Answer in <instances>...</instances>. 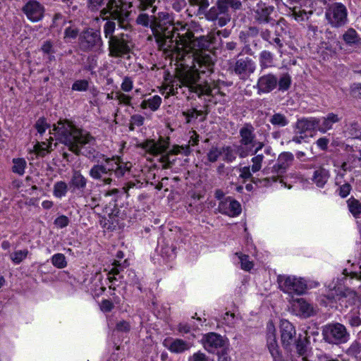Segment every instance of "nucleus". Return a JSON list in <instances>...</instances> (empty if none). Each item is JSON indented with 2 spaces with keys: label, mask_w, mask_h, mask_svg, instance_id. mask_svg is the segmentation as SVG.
<instances>
[{
  "label": "nucleus",
  "mask_w": 361,
  "mask_h": 361,
  "mask_svg": "<svg viewBox=\"0 0 361 361\" xmlns=\"http://www.w3.org/2000/svg\"><path fill=\"white\" fill-rule=\"evenodd\" d=\"M69 224V219L67 216L64 215H61L58 216L54 220V224L57 228H63L66 227Z\"/></svg>",
  "instance_id": "13d9d810"
},
{
  "label": "nucleus",
  "mask_w": 361,
  "mask_h": 361,
  "mask_svg": "<svg viewBox=\"0 0 361 361\" xmlns=\"http://www.w3.org/2000/svg\"><path fill=\"white\" fill-rule=\"evenodd\" d=\"M23 11L30 21L38 22L44 17V7L36 0H29Z\"/></svg>",
  "instance_id": "dca6fc26"
},
{
  "label": "nucleus",
  "mask_w": 361,
  "mask_h": 361,
  "mask_svg": "<svg viewBox=\"0 0 361 361\" xmlns=\"http://www.w3.org/2000/svg\"><path fill=\"white\" fill-rule=\"evenodd\" d=\"M132 164L130 162L123 161L119 157L107 158L104 162L94 165L90 170V176L94 180H101L104 185H109L112 182L110 177L113 173L118 178L123 176L128 173Z\"/></svg>",
  "instance_id": "20e7f679"
},
{
  "label": "nucleus",
  "mask_w": 361,
  "mask_h": 361,
  "mask_svg": "<svg viewBox=\"0 0 361 361\" xmlns=\"http://www.w3.org/2000/svg\"><path fill=\"white\" fill-rule=\"evenodd\" d=\"M221 154L222 147H212L207 153V158L210 162H215Z\"/></svg>",
  "instance_id": "8fccbe9b"
},
{
  "label": "nucleus",
  "mask_w": 361,
  "mask_h": 361,
  "mask_svg": "<svg viewBox=\"0 0 361 361\" xmlns=\"http://www.w3.org/2000/svg\"><path fill=\"white\" fill-rule=\"evenodd\" d=\"M51 147V142H37L34 146V151L38 156L44 157L45 154H47L49 152Z\"/></svg>",
  "instance_id": "c03bdc74"
},
{
  "label": "nucleus",
  "mask_w": 361,
  "mask_h": 361,
  "mask_svg": "<svg viewBox=\"0 0 361 361\" xmlns=\"http://www.w3.org/2000/svg\"><path fill=\"white\" fill-rule=\"evenodd\" d=\"M274 11V6H267L264 3L259 1L254 8V17L259 23H269L273 20L271 15Z\"/></svg>",
  "instance_id": "412c9836"
},
{
  "label": "nucleus",
  "mask_w": 361,
  "mask_h": 361,
  "mask_svg": "<svg viewBox=\"0 0 361 361\" xmlns=\"http://www.w3.org/2000/svg\"><path fill=\"white\" fill-rule=\"evenodd\" d=\"M277 282L279 288L290 295H302L307 288L304 279L295 276L279 275Z\"/></svg>",
  "instance_id": "1a4fd4ad"
},
{
  "label": "nucleus",
  "mask_w": 361,
  "mask_h": 361,
  "mask_svg": "<svg viewBox=\"0 0 361 361\" xmlns=\"http://www.w3.org/2000/svg\"><path fill=\"white\" fill-rule=\"evenodd\" d=\"M345 170L343 169L338 173L336 178V184L340 185L338 193L341 197H347L351 190L350 185L348 183L342 180L345 176Z\"/></svg>",
  "instance_id": "7c9ffc66"
},
{
  "label": "nucleus",
  "mask_w": 361,
  "mask_h": 361,
  "mask_svg": "<svg viewBox=\"0 0 361 361\" xmlns=\"http://www.w3.org/2000/svg\"><path fill=\"white\" fill-rule=\"evenodd\" d=\"M343 39L349 46L357 45L361 42V38L353 28H348L344 32Z\"/></svg>",
  "instance_id": "2f4dec72"
},
{
  "label": "nucleus",
  "mask_w": 361,
  "mask_h": 361,
  "mask_svg": "<svg viewBox=\"0 0 361 361\" xmlns=\"http://www.w3.org/2000/svg\"><path fill=\"white\" fill-rule=\"evenodd\" d=\"M183 115L186 118L187 123H191L197 120L198 118L199 121H202L205 118V116L204 115L203 111L196 109H188V111L183 112Z\"/></svg>",
  "instance_id": "e433bc0d"
},
{
  "label": "nucleus",
  "mask_w": 361,
  "mask_h": 361,
  "mask_svg": "<svg viewBox=\"0 0 361 361\" xmlns=\"http://www.w3.org/2000/svg\"><path fill=\"white\" fill-rule=\"evenodd\" d=\"M109 56L115 58L129 56L134 43L128 34L121 33L111 37L108 41Z\"/></svg>",
  "instance_id": "0eeeda50"
},
{
  "label": "nucleus",
  "mask_w": 361,
  "mask_h": 361,
  "mask_svg": "<svg viewBox=\"0 0 361 361\" xmlns=\"http://www.w3.org/2000/svg\"><path fill=\"white\" fill-rule=\"evenodd\" d=\"M53 130L57 140L66 145L71 152L86 156L90 154V150L82 152L86 147L90 148L94 145V138L87 131L76 128L68 121H59Z\"/></svg>",
  "instance_id": "7ed1b4c3"
},
{
  "label": "nucleus",
  "mask_w": 361,
  "mask_h": 361,
  "mask_svg": "<svg viewBox=\"0 0 361 361\" xmlns=\"http://www.w3.org/2000/svg\"><path fill=\"white\" fill-rule=\"evenodd\" d=\"M188 147H179V146L174 147L173 149L170 152V153H169L166 156L162 157V158H161L162 161H163V162L166 163V167H169V164L174 161V159H173L172 161L170 160L171 156L180 154V153H182V151H188Z\"/></svg>",
  "instance_id": "a18cd8bd"
},
{
  "label": "nucleus",
  "mask_w": 361,
  "mask_h": 361,
  "mask_svg": "<svg viewBox=\"0 0 361 361\" xmlns=\"http://www.w3.org/2000/svg\"><path fill=\"white\" fill-rule=\"evenodd\" d=\"M330 178V172L324 166H318L313 169L311 176L309 179L312 183L317 187L322 188L328 182Z\"/></svg>",
  "instance_id": "b1692460"
},
{
  "label": "nucleus",
  "mask_w": 361,
  "mask_h": 361,
  "mask_svg": "<svg viewBox=\"0 0 361 361\" xmlns=\"http://www.w3.org/2000/svg\"><path fill=\"white\" fill-rule=\"evenodd\" d=\"M133 88V80L131 78L126 76L121 84V91L123 93L130 92Z\"/></svg>",
  "instance_id": "09e8293b"
},
{
  "label": "nucleus",
  "mask_w": 361,
  "mask_h": 361,
  "mask_svg": "<svg viewBox=\"0 0 361 361\" xmlns=\"http://www.w3.org/2000/svg\"><path fill=\"white\" fill-rule=\"evenodd\" d=\"M292 308L296 314L304 318L310 317L314 314L313 307L303 298L293 300Z\"/></svg>",
  "instance_id": "393cba45"
},
{
  "label": "nucleus",
  "mask_w": 361,
  "mask_h": 361,
  "mask_svg": "<svg viewBox=\"0 0 361 361\" xmlns=\"http://www.w3.org/2000/svg\"><path fill=\"white\" fill-rule=\"evenodd\" d=\"M281 337L283 345L288 348L295 341L296 331L293 325L286 319L280 322Z\"/></svg>",
  "instance_id": "aec40b11"
},
{
  "label": "nucleus",
  "mask_w": 361,
  "mask_h": 361,
  "mask_svg": "<svg viewBox=\"0 0 361 361\" xmlns=\"http://www.w3.org/2000/svg\"><path fill=\"white\" fill-rule=\"evenodd\" d=\"M164 346L173 353H181L190 348V344L182 339L168 338L163 341Z\"/></svg>",
  "instance_id": "a878e982"
},
{
  "label": "nucleus",
  "mask_w": 361,
  "mask_h": 361,
  "mask_svg": "<svg viewBox=\"0 0 361 361\" xmlns=\"http://www.w3.org/2000/svg\"><path fill=\"white\" fill-rule=\"evenodd\" d=\"M329 293L326 296L328 302L322 300L325 305L334 307V303L337 300L344 302L345 300L349 303H353L357 299L356 293L348 288H342L340 286H329Z\"/></svg>",
  "instance_id": "9b49d317"
},
{
  "label": "nucleus",
  "mask_w": 361,
  "mask_h": 361,
  "mask_svg": "<svg viewBox=\"0 0 361 361\" xmlns=\"http://www.w3.org/2000/svg\"><path fill=\"white\" fill-rule=\"evenodd\" d=\"M263 159L264 156L262 154H257L252 159V165L251 170L252 173L259 171L261 169Z\"/></svg>",
  "instance_id": "864d4df0"
},
{
  "label": "nucleus",
  "mask_w": 361,
  "mask_h": 361,
  "mask_svg": "<svg viewBox=\"0 0 361 361\" xmlns=\"http://www.w3.org/2000/svg\"><path fill=\"white\" fill-rule=\"evenodd\" d=\"M350 92L353 97L361 99V84H353L350 87Z\"/></svg>",
  "instance_id": "338daca9"
},
{
  "label": "nucleus",
  "mask_w": 361,
  "mask_h": 361,
  "mask_svg": "<svg viewBox=\"0 0 361 361\" xmlns=\"http://www.w3.org/2000/svg\"><path fill=\"white\" fill-rule=\"evenodd\" d=\"M240 145L237 147V153L241 158L250 154H257L264 147L262 142L256 140L255 129L250 124H245L240 128Z\"/></svg>",
  "instance_id": "39448f33"
},
{
  "label": "nucleus",
  "mask_w": 361,
  "mask_h": 361,
  "mask_svg": "<svg viewBox=\"0 0 361 361\" xmlns=\"http://www.w3.org/2000/svg\"><path fill=\"white\" fill-rule=\"evenodd\" d=\"M106 0H89L87 6L91 11H98Z\"/></svg>",
  "instance_id": "bf43d9fd"
},
{
  "label": "nucleus",
  "mask_w": 361,
  "mask_h": 361,
  "mask_svg": "<svg viewBox=\"0 0 361 361\" xmlns=\"http://www.w3.org/2000/svg\"><path fill=\"white\" fill-rule=\"evenodd\" d=\"M259 63L262 68H267L273 65V54L268 51H262L259 54Z\"/></svg>",
  "instance_id": "ea45409f"
},
{
  "label": "nucleus",
  "mask_w": 361,
  "mask_h": 361,
  "mask_svg": "<svg viewBox=\"0 0 361 361\" xmlns=\"http://www.w3.org/2000/svg\"><path fill=\"white\" fill-rule=\"evenodd\" d=\"M290 77L288 74L283 75L277 83H279V88L280 90H287L290 85Z\"/></svg>",
  "instance_id": "5fc2aeb1"
},
{
  "label": "nucleus",
  "mask_w": 361,
  "mask_h": 361,
  "mask_svg": "<svg viewBox=\"0 0 361 361\" xmlns=\"http://www.w3.org/2000/svg\"><path fill=\"white\" fill-rule=\"evenodd\" d=\"M51 263L52 264L58 269H63L67 266V262L66 260V257L63 254L57 253L52 256L51 257Z\"/></svg>",
  "instance_id": "49530a36"
},
{
  "label": "nucleus",
  "mask_w": 361,
  "mask_h": 361,
  "mask_svg": "<svg viewBox=\"0 0 361 361\" xmlns=\"http://www.w3.org/2000/svg\"><path fill=\"white\" fill-rule=\"evenodd\" d=\"M256 64L255 61L249 57H243L238 59L234 66V73L241 78H245L255 72Z\"/></svg>",
  "instance_id": "f3484780"
},
{
  "label": "nucleus",
  "mask_w": 361,
  "mask_h": 361,
  "mask_svg": "<svg viewBox=\"0 0 361 361\" xmlns=\"http://www.w3.org/2000/svg\"><path fill=\"white\" fill-rule=\"evenodd\" d=\"M144 117L140 114H135L131 116L130 121L129 128L130 130H134L135 127H140L144 123Z\"/></svg>",
  "instance_id": "de8ad7c7"
},
{
  "label": "nucleus",
  "mask_w": 361,
  "mask_h": 361,
  "mask_svg": "<svg viewBox=\"0 0 361 361\" xmlns=\"http://www.w3.org/2000/svg\"><path fill=\"white\" fill-rule=\"evenodd\" d=\"M216 41L215 34L195 38V41L182 54L176 53L175 61L179 70L177 78L165 85L161 92L166 97L178 94V90L188 88L199 96L216 97L223 96L216 86L207 82H200V73H212L215 56L212 49Z\"/></svg>",
  "instance_id": "f257e3e1"
},
{
  "label": "nucleus",
  "mask_w": 361,
  "mask_h": 361,
  "mask_svg": "<svg viewBox=\"0 0 361 361\" xmlns=\"http://www.w3.org/2000/svg\"><path fill=\"white\" fill-rule=\"evenodd\" d=\"M116 29V23L113 21H107L104 26V33L106 38L110 39L111 37H115L114 32Z\"/></svg>",
  "instance_id": "3c124183"
},
{
  "label": "nucleus",
  "mask_w": 361,
  "mask_h": 361,
  "mask_svg": "<svg viewBox=\"0 0 361 361\" xmlns=\"http://www.w3.org/2000/svg\"><path fill=\"white\" fill-rule=\"evenodd\" d=\"M240 6V0H218L216 5L205 13V17L208 20L214 22L215 25L223 27L231 20L228 6L238 9Z\"/></svg>",
  "instance_id": "423d86ee"
},
{
  "label": "nucleus",
  "mask_w": 361,
  "mask_h": 361,
  "mask_svg": "<svg viewBox=\"0 0 361 361\" xmlns=\"http://www.w3.org/2000/svg\"><path fill=\"white\" fill-rule=\"evenodd\" d=\"M188 361H214L206 356L205 354L201 352L195 353L192 356L188 358Z\"/></svg>",
  "instance_id": "052dcab7"
},
{
  "label": "nucleus",
  "mask_w": 361,
  "mask_h": 361,
  "mask_svg": "<svg viewBox=\"0 0 361 361\" xmlns=\"http://www.w3.org/2000/svg\"><path fill=\"white\" fill-rule=\"evenodd\" d=\"M346 126V131L350 136L361 140V127L357 122L352 121Z\"/></svg>",
  "instance_id": "a19ab883"
},
{
  "label": "nucleus",
  "mask_w": 361,
  "mask_h": 361,
  "mask_svg": "<svg viewBox=\"0 0 361 361\" xmlns=\"http://www.w3.org/2000/svg\"><path fill=\"white\" fill-rule=\"evenodd\" d=\"M292 15L297 21L307 20L312 14L313 0H287Z\"/></svg>",
  "instance_id": "ddd939ff"
},
{
  "label": "nucleus",
  "mask_w": 361,
  "mask_h": 361,
  "mask_svg": "<svg viewBox=\"0 0 361 361\" xmlns=\"http://www.w3.org/2000/svg\"><path fill=\"white\" fill-rule=\"evenodd\" d=\"M277 82L278 79L274 75H264L258 79L257 87L259 92L268 93L275 89Z\"/></svg>",
  "instance_id": "bb28decb"
},
{
  "label": "nucleus",
  "mask_w": 361,
  "mask_h": 361,
  "mask_svg": "<svg viewBox=\"0 0 361 361\" xmlns=\"http://www.w3.org/2000/svg\"><path fill=\"white\" fill-rule=\"evenodd\" d=\"M186 6L185 0H173L172 7L176 11H181Z\"/></svg>",
  "instance_id": "774afa93"
},
{
  "label": "nucleus",
  "mask_w": 361,
  "mask_h": 361,
  "mask_svg": "<svg viewBox=\"0 0 361 361\" xmlns=\"http://www.w3.org/2000/svg\"><path fill=\"white\" fill-rule=\"evenodd\" d=\"M123 5L122 0H109L106 6L100 11V16L105 18L108 16L115 20H121L123 18Z\"/></svg>",
  "instance_id": "2eb2a0df"
},
{
  "label": "nucleus",
  "mask_w": 361,
  "mask_h": 361,
  "mask_svg": "<svg viewBox=\"0 0 361 361\" xmlns=\"http://www.w3.org/2000/svg\"><path fill=\"white\" fill-rule=\"evenodd\" d=\"M223 322L227 326H232L235 323V315L228 312H226L223 317Z\"/></svg>",
  "instance_id": "e2e57ef3"
},
{
  "label": "nucleus",
  "mask_w": 361,
  "mask_h": 361,
  "mask_svg": "<svg viewBox=\"0 0 361 361\" xmlns=\"http://www.w3.org/2000/svg\"><path fill=\"white\" fill-rule=\"evenodd\" d=\"M161 20L150 21L145 13L140 14L136 20L139 25L147 27L150 25L153 35L159 48L175 61V54H182L195 41L193 32L187 24L180 22L171 23L168 13L159 16Z\"/></svg>",
  "instance_id": "f03ea898"
},
{
  "label": "nucleus",
  "mask_w": 361,
  "mask_h": 361,
  "mask_svg": "<svg viewBox=\"0 0 361 361\" xmlns=\"http://www.w3.org/2000/svg\"><path fill=\"white\" fill-rule=\"evenodd\" d=\"M235 152L231 147H223L222 154L224 156V160L228 162H232L236 158Z\"/></svg>",
  "instance_id": "603ef678"
},
{
  "label": "nucleus",
  "mask_w": 361,
  "mask_h": 361,
  "mask_svg": "<svg viewBox=\"0 0 361 361\" xmlns=\"http://www.w3.org/2000/svg\"><path fill=\"white\" fill-rule=\"evenodd\" d=\"M235 257L238 259V262L240 263V268L243 270L249 271L253 268V262L250 260V257L247 255L237 252L233 255V260H235Z\"/></svg>",
  "instance_id": "72a5a7b5"
},
{
  "label": "nucleus",
  "mask_w": 361,
  "mask_h": 361,
  "mask_svg": "<svg viewBox=\"0 0 361 361\" xmlns=\"http://www.w3.org/2000/svg\"><path fill=\"white\" fill-rule=\"evenodd\" d=\"M68 190V185L65 181H56L53 188V195L56 197L61 199L65 197Z\"/></svg>",
  "instance_id": "c9c22d12"
},
{
  "label": "nucleus",
  "mask_w": 361,
  "mask_h": 361,
  "mask_svg": "<svg viewBox=\"0 0 361 361\" xmlns=\"http://www.w3.org/2000/svg\"><path fill=\"white\" fill-rule=\"evenodd\" d=\"M12 162L13 164L12 171L20 176L23 175L27 166L26 161L23 158H14Z\"/></svg>",
  "instance_id": "58836bf2"
},
{
  "label": "nucleus",
  "mask_w": 361,
  "mask_h": 361,
  "mask_svg": "<svg viewBox=\"0 0 361 361\" xmlns=\"http://www.w3.org/2000/svg\"><path fill=\"white\" fill-rule=\"evenodd\" d=\"M169 145L168 140L160 138L157 141L153 140H146L140 144V147L147 153L155 156L165 152L169 147Z\"/></svg>",
  "instance_id": "a211bd4d"
},
{
  "label": "nucleus",
  "mask_w": 361,
  "mask_h": 361,
  "mask_svg": "<svg viewBox=\"0 0 361 361\" xmlns=\"http://www.w3.org/2000/svg\"><path fill=\"white\" fill-rule=\"evenodd\" d=\"M202 343L207 351L214 353L216 350L224 345V340L216 333H209L203 336Z\"/></svg>",
  "instance_id": "5701e85b"
},
{
  "label": "nucleus",
  "mask_w": 361,
  "mask_h": 361,
  "mask_svg": "<svg viewBox=\"0 0 361 361\" xmlns=\"http://www.w3.org/2000/svg\"><path fill=\"white\" fill-rule=\"evenodd\" d=\"M87 178L80 173V171H73L69 182L70 189L72 192L83 196L84 190L87 186Z\"/></svg>",
  "instance_id": "4be33fe9"
},
{
  "label": "nucleus",
  "mask_w": 361,
  "mask_h": 361,
  "mask_svg": "<svg viewBox=\"0 0 361 361\" xmlns=\"http://www.w3.org/2000/svg\"><path fill=\"white\" fill-rule=\"evenodd\" d=\"M80 49L85 51H102L103 42L100 32L89 28L84 30L79 37Z\"/></svg>",
  "instance_id": "9d476101"
},
{
  "label": "nucleus",
  "mask_w": 361,
  "mask_h": 361,
  "mask_svg": "<svg viewBox=\"0 0 361 361\" xmlns=\"http://www.w3.org/2000/svg\"><path fill=\"white\" fill-rule=\"evenodd\" d=\"M88 87V82L86 80H76L72 85V90L74 91H85Z\"/></svg>",
  "instance_id": "6e6d98bb"
},
{
  "label": "nucleus",
  "mask_w": 361,
  "mask_h": 361,
  "mask_svg": "<svg viewBox=\"0 0 361 361\" xmlns=\"http://www.w3.org/2000/svg\"><path fill=\"white\" fill-rule=\"evenodd\" d=\"M78 35V30L76 28L68 27L66 28L64 32V38L75 39Z\"/></svg>",
  "instance_id": "680f3d73"
},
{
  "label": "nucleus",
  "mask_w": 361,
  "mask_h": 361,
  "mask_svg": "<svg viewBox=\"0 0 361 361\" xmlns=\"http://www.w3.org/2000/svg\"><path fill=\"white\" fill-rule=\"evenodd\" d=\"M48 128L49 125L44 118H39L35 123V128L40 135H42Z\"/></svg>",
  "instance_id": "4d7b16f0"
},
{
  "label": "nucleus",
  "mask_w": 361,
  "mask_h": 361,
  "mask_svg": "<svg viewBox=\"0 0 361 361\" xmlns=\"http://www.w3.org/2000/svg\"><path fill=\"white\" fill-rule=\"evenodd\" d=\"M106 99L109 100L116 99L118 101L119 105L133 106V97L130 94L122 92L121 90H117L115 92L108 93L106 95Z\"/></svg>",
  "instance_id": "c756f323"
},
{
  "label": "nucleus",
  "mask_w": 361,
  "mask_h": 361,
  "mask_svg": "<svg viewBox=\"0 0 361 361\" xmlns=\"http://www.w3.org/2000/svg\"><path fill=\"white\" fill-rule=\"evenodd\" d=\"M341 118L336 114L329 113L325 116L318 118L319 131L324 133L333 128L334 124L338 123Z\"/></svg>",
  "instance_id": "cd10ccee"
},
{
  "label": "nucleus",
  "mask_w": 361,
  "mask_h": 361,
  "mask_svg": "<svg viewBox=\"0 0 361 361\" xmlns=\"http://www.w3.org/2000/svg\"><path fill=\"white\" fill-rule=\"evenodd\" d=\"M347 204L352 215L355 218H360L361 216V202L354 197H350L348 200Z\"/></svg>",
  "instance_id": "4c0bfd02"
},
{
  "label": "nucleus",
  "mask_w": 361,
  "mask_h": 361,
  "mask_svg": "<svg viewBox=\"0 0 361 361\" xmlns=\"http://www.w3.org/2000/svg\"><path fill=\"white\" fill-rule=\"evenodd\" d=\"M128 266V263L127 260H124L123 263H121L118 260H115L113 264L112 269L109 271L108 274V279L113 282L114 281H116V276H119L120 272L123 270L124 268Z\"/></svg>",
  "instance_id": "473e14b6"
},
{
  "label": "nucleus",
  "mask_w": 361,
  "mask_h": 361,
  "mask_svg": "<svg viewBox=\"0 0 361 361\" xmlns=\"http://www.w3.org/2000/svg\"><path fill=\"white\" fill-rule=\"evenodd\" d=\"M114 307L113 303L109 300H103L100 304V309L102 312H109Z\"/></svg>",
  "instance_id": "69168bd1"
},
{
  "label": "nucleus",
  "mask_w": 361,
  "mask_h": 361,
  "mask_svg": "<svg viewBox=\"0 0 361 361\" xmlns=\"http://www.w3.org/2000/svg\"><path fill=\"white\" fill-rule=\"evenodd\" d=\"M293 159L294 156L290 152H283L280 154L276 164L272 168V173L274 174L265 178L267 183H269L270 180H271V182L277 181L293 164Z\"/></svg>",
  "instance_id": "4468645a"
},
{
  "label": "nucleus",
  "mask_w": 361,
  "mask_h": 361,
  "mask_svg": "<svg viewBox=\"0 0 361 361\" xmlns=\"http://www.w3.org/2000/svg\"><path fill=\"white\" fill-rule=\"evenodd\" d=\"M295 129L300 134L308 130H319L318 118L310 117L299 119L296 123Z\"/></svg>",
  "instance_id": "c85d7f7f"
},
{
  "label": "nucleus",
  "mask_w": 361,
  "mask_h": 361,
  "mask_svg": "<svg viewBox=\"0 0 361 361\" xmlns=\"http://www.w3.org/2000/svg\"><path fill=\"white\" fill-rule=\"evenodd\" d=\"M325 16L331 26L339 27L347 22V8L341 3H334L326 8Z\"/></svg>",
  "instance_id": "f8f14e48"
},
{
  "label": "nucleus",
  "mask_w": 361,
  "mask_h": 361,
  "mask_svg": "<svg viewBox=\"0 0 361 361\" xmlns=\"http://www.w3.org/2000/svg\"><path fill=\"white\" fill-rule=\"evenodd\" d=\"M349 324L353 327H357L361 325V318L358 314H353L349 317Z\"/></svg>",
  "instance_id": "0e129e2a"
},
{
  "label": "nucleus",
  "mask_w": 361,
  "mask_h": 361,
  "mask_svg": "<svg viewBox=\"0 0 361 361\" xmlns=\"http://www.w3.org/2000/svg\"><path fill=\"white\" fill-rule=\"evenodd\" d=\"M322 336L325 342L329 344L340 345L347 343L350 336L343 324L333 322L323 326Z\"/></svg>",
  "instance_id": "6e6552de"
},
{
  "label": "nucleus",
  "mask_w": 361,
  "mask_h": 361,
  "mask_svg": "<svg viewBox=\"0 0 361 361\" xmlns=\"http://www.w3.org/2000/svg\"><path fill=\"white\" fill-rule=\"evenodd\" d=\"M161 104V98L158 95H154L147 99H144L140 104L142 109H149L152 111H157Z\"/></svg>",
  "instance_id": "f704fd0d"
},
{
  "label": "nucleus",
  "mask_w": 361,
  "mask_h": 361,
  "mask_svg": "<svg viewBox=\"0 0 361 361\" xmlns=\"http://www.w3.org/2000/svg\"><path fill=\"white\" fill-rule=\"evenodd\" d=\"M219 212L231 217L238 216L242 211L240 204L231 197L220 201L218 207Z\"/></svg>",
  "instance_id": "6ab92c4d"
},
{
  "label": "nucleus",
  "mask_w": 361,
  "mask_h": 361,
  "mask_svg": "<svg viewBox=\"0 0 361 361\" xmlns=\"http://www.w3.org/2000/svg\"><path fill=\"white\" fill-rule=\"evenodd\" d=\"M269 122L274 126L284 127L288 123L287 118L282 114H274L270 118Z\"/></svg>",
  "instance_id": "79ce46f5"
},
{
  "label": "nucleus",
  "mask_w": 361,
  "mask_h": 361,
  "mask_svg": "<svg viewBox=\"0 0 361 361\" xmlns=\"http://www.w3.org/2000/svg\"><path fill=\"white\" fill-rule=\"evenodd\" d=\"M28 254L29 251L27 249L16 250L11 254L10 259L15 264H19L26 259Z\"/></svg>",
  "instance_id": "37998d69"
}]
</instances>
